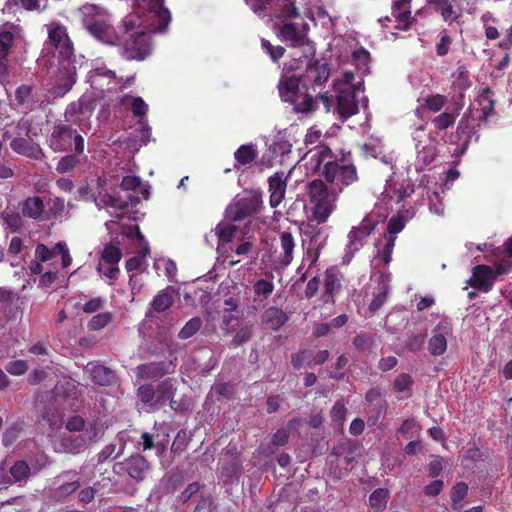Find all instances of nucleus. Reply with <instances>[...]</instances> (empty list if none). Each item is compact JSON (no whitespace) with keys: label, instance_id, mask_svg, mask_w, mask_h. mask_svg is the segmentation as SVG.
I'll return each instance as SVG.
<instances>
[{"label":"nucleus","instance_id":"8","mask_svg":"<svg viewBox=\"0 0 512 512\" xmlns=\"http://www.w3.org/2000/svg\"><path fill=\"white\" fill-rule=\"evenodd\" d=\"M262 209L261 193L252 191L234 201L226 209V215L231 221H243L256 215Z\"/></svg>","mask_w":512,"mask_h":512},{"label":"nucleus","instance_id":"63","mask_svg":"<svg viewBox=\"0 0 512 512\" xmlns=\"http://www.w3.org/2000/svg\"><path fill=\"white\" fill-rule=\"evenodd\" d=\"M217 505L211 494L201 493L197 501L194 512H215Z\"/></svg>","mask_w":512,"mask_h":512},{"label":"nucleus","instance_id":"19","mask_svg":"<svg viewBox=\"0 0 512 512\" xmlns=\"http://www.w3.org/2000/svg\"><path fill=\"white\" fill-rule=\"evenodd\" d=\"M343 275L336 266H330L324 271V302L334 303L335 295L342 287Z\"/></svg>","mask_w":512,"mask_h":512},{"label":"nucleus","instance_id":"30","mask_svg":"<svg viewBox=\"0 0 512 512\" xmlns=\"http://www.w3.org/2000/svg\"><path fill=\"white\" fill-rule=\"evenodd\" d=\"M257 155L258 150L255 144L240 145L233 153L235 160L234 168L238 169L240 166L250 165L255 161Z\"/></svg>","mask_w":512,"mask_h":512},{"label":"nucleus","instance_id":"1","mask_svg":"<svg viewBox=\"0 0 512 512\" xmlns=\"http://www.w3.org/2000/svg\"><path fill=\"white\" fill-rule=\"evenodd\" d=\"M313 171L324 182H328L338 191L360 181L358 168L351 150H333L327 145H319L310 150Z\"/></svg>","mask_w":512,"mask_h":512},{"label":"nucleus","instance_id":"58","mask_svg":"<svg viewBox=\"0 0 512 512\" xmlns=\"http://www.w3.org/2000/svg\"><path fill=\"white\" fill-rule=\"evenodd\" d=\"M392 15L397 22L395 28L400 31H407L416 21L415 17L411 16L410 10L392 12Z\"/></svg>","mask_w":512,"mask_h":512},{"label":"nucleus","instance_id":"10","mask_svg":"<svg viewBox=\"0 0 512 512\" xmlns=\"http://www.w3.org/2000/svg\"><path fill=\"white\" fill-rule=\"evenodd\" d=\"M246 3L259 15L265 13L276 18L299 16L290 0H246Z\"/></svg>","mask_w":512,"mask_h":512},{"label":"nucleus","instance_id":"52","mask_svg":"<svg viewBox=\"0 0 512 512\" xmlns=\"http://www.w3.org/2000/svg\"><path fill=\"white\" fill-rule=\"evenodd\" d=\"M468 492V486L464 482H458L452 486L450 491L451 507L453 510H457L461 501L466 497Z\"/></svg>","mask_w":512,"mask_h":512},{"label":"nucleus","instance_id":"13","mask_svg":"<svg viewBox=\"0 0 512 512\" xmlns=\"http://www.w3.org/2000/svg\"><path fill=\"white\" fill-rule=\"evenodd\" d=\"M360 88L361 84L343 88L336 95L334 111L338 114L341 121H345L359 113L357 92Z\"/></svg>","mask_w":512,"mask_h":512},{"label":"nucleus","instance_id":"6","mask_svg":"<svg viewBox=\"0 0 512 512\" xmlns=\"http://www.w3.org/2000/svg\"><path fill=\"white\" fill-rule=\"evenodd\" d=\"M48 43L58 55L60 62H72L75 57L74 43L67 32V26L60 21L54 20L46 24Z\"/></svg>","mask_w":512,"mask_h":512},{"label":"nucleus","instance_id":"33","mask_svg":"<svg viewBox=\"0 0 512 512\" xmlns=\"http://www.w3.org/2000/svg\"><path fill=\"white\" fill-rule=\"evenodd\" d=\"M174 290L172 287L163 288L156 296L152 298L150 306L154 311L162 313L167 311L174 303Z\"/></svg>","mask_w":512,"mask_h":512},{"label":"nucleus","instance_id":"22","mask_svg":"<svg viewBox=\"0 0 512 512\" xmlns=\"http://www.w3.org/2000/svg\"><path fill=\"white\" fill-rule=\"evenodd\" d=\"M279 32L282 41L290 42V45L293 48L304 47L306 44H312L301 31L299 24L292 21L285 19Z\"/></svg>","mask_w":512,"mask_h":512},{"label":"nucleus","instance_id":"44","mask_svg":"<svg viewBox=\"0 0 512 512\" xmlns=\"http://www.w3.org/2000/svg\"><path fill=\"white\" fill-rule=\"evenodd\" d=\"M80 487L79 480L63 483L52 490V498L57 502H64L66 498L75 493Z\"/></svg>","mask_w":512,"mask_h":512},{"label":"nucleus","instance_id":"26","mask_svg":"<svg viewBox=\"0 0 512 512\" xmlns=\"http://www.w3.org/2000/svg\"><path fill=\"white\" fill-rule=\"evenodd\" d=\"M268 191H270L271 207L280 205L286 192V181L283 172H277L268 178Z\"/></svg>","mask_w":512,"mask_h":512},{"label":"nucleus","instance_id":"43","mask_svg":"<svg viewBox=\"0 0 512 512\" xmlns=\"http://www.w3.org/2000/svg\"><path fill=\"white\" fill-rule=\"evenodd\" d=\"M280 246L283 251V255L280 258V262L283 265H288L293 259V249L295 247L294 238L289 232L280 233Z\"/></svg>","mask_w":512,"mask_h":512},{"label":"nucleus","instance_id":"48","mask_svg":"<svg viewBox=\"0 0 512 512\" xmlns=\"http://www.w3.org/2000/svg\"><path fill=\"white\" fill-rule=\"evenodd\" d=\"M57 247L58 242L51 248L43 243H38L34 249V257L40 261L49 262L59 256L61 250Z\"/></svg>","mask_w":512,"mask_h":512},{"label":"nucleus","instance_id":"61","mask_svg":"<svg viewBox=\"0 0 512 512\" xmlns=\"http://www.w3.org/2000/svg\"><path fill=\"white\" fill-rule=\"evenodd\" d=\"M253 334V325H245L243 327H240L237 330L235 336L233 337L231 345L233 347H239L240 345H244L251 340Z\"/></svg>","mask_w":512,"mask_h":512},{"label":"nucleus","instance_id":"49","mask_svg":"<svg viewBox=\"0 0 512 512\" xmlns=\"http://www.w3.org/2000/svg\"><path fill=\"white\" fill-rule=\"evenodd\" d=\"M455 1L456 0H447L440 8H435V11L442 15L443 20L450 24L456 21L461 15V10L456 8L453 4Z\"/></svg>","mask_w":512,"mask_h":512},{"label":"nucleus","instance_id":"40","mask_svg":"<svg viewBox=\"0 0 512 512\" xmlns=\"http://www.w3.org/2000/svg\"><path fill=\"white\" fill-rule=\"evenodd\" d=\"M90 376L92 382L100 386L110 385L115 378L114 372L103 365L93 366L90 370Z\"/></svg>","mask_w":512,"mask_h":512},{"label":"nucleus","instance_id":"23","mask_svg":"<svg viewBox=\"0 0 512 512\" xmlns=\"http://www.w3.org/2000/svg\"><path fill=\"white\" fill-rule=\"evenodd\" d=\"M134 2H147L148 11L154 15L158 32H165L171 21V13L164 7V0H133Z\"/></svg>","mask_w":512,"mask_h":512},{"label":"nucleus","instance_id":"60","mask_svg":"<svg viewBox=\"0 0 512 512\" xmlns=\"http://www.w3.org/2000/svg\"><path fill=\"white\" fill-rule=\"evenodd\" d=\"M261 47L263 51L268 54L271 58V60L274 63H278L279 60L284 56L285 54V48L281 45H273L269 42V40H265V38L261 39Z\"/></svg>","mask_w":512,"mask_h":512},{"label":"nucleus","instance_id":"41","mask_svg":"<svg viewBox=\"0 0 512 512\" xmlns=\"http://www.w3.org/2000/svg\"><path fill=\"white\" fill-rule=\"evenodd\" d=\"M130 201L131 204L127 200L121 199L120 197L108 193H105L100 198V203L105 207H111L112 209L119 210L129 209L130 206L134 207L139 203L138 197H131Z\"/></svg>","mask_w":512,"mask_h":512},{"label":"nucleus","instance_id":"20","mask_svg":"<svg viewBox=\"0 0 512 512\" xmlns=\"http://www.w3.org/2000/svg\"><path fill=\"white\" fill-rule=\"evenodd\" d=\"M91 86L100 89L102 92L113 90L116 84L115 71L105 67L96 66L90 75Z\"/></svg>","mask_w":512,"mask_h":512},{"label":"nucleus","instance_id":"57","mask_svg":"<svg viewBox=\"0 0 512 512\" xmlns=\"http://www.w3.org/2000/svg\"><path fill=\"white\" fill-rule=\"evenodd\" d=\"M446 103L447 96H444V94H431L424 98V106L433 113H437L442 110Z\"/></svg>","mask_w":512,"mask_h":512},{"label":"nucleus","instance_id":"17","mask_svg":"<svg viewBox=\"0 0 512 512\" xmlns=\"http://www.w3.org/2000/svg\"><path fill=\"white\" fill-rule=\"evenodd\" d=\"M10 147L14 153L33 160H43L46 158V154L39 144L24 137L13 138L10 142Z\"/></svg>","mask_w":512,"mask_h":512},{"label":"nucleus","instance_id":"11","mask_svg":"<svg viewBox=\"0 0 512 512\" xmlns=\"http://www.w3.org/2000/svg\"><path fill=\"white\" fill-rule=\"evenodd\" d=\"M77 82V68L71 62H60L56 75L50 87L47 88L49 95L58 98L69 93Z\"/></svg>","mask_w":512,"mask_h":512},{"label":"nucleus","instance_id":"18","mask_svg":"<svg viewBox=\"0 0 512 512\" xmlns=\"http://www.w3.org/2000/svg\"><path fill=\"white\" fill-rule=\"evenodd\" d=\"M494 278L491 266L486 264H478L473 268V275L470 277L468 284L470 287L477 289L478 291L488 292L491 291L494 282Z\"/></svg>","mask_w":512,"mask_h":512},{"label":"nucleus","instance_id":"14","mask_svg":"<svg viewBox=\"0 0 512 512\" xmlns=\"http://www.w3.org/2000/svg\"><path fill=\"white\" fill-rule=\"evenodd\" d=\"M329 357L330 351L327 349L315 350L305 347L291 354L290 363L294 370H301L306 367L321 366Z\"/></svg>","mask_w":512,"mask_h":512},{"label":"nucleus","instance_id":"42","mask_svg":"<svg viewBox=\"0 0 512 512\" xmlns=\"http://www.w3.org/2000/svg\"><path fill=\"white\" fill-rule=\"evenodd\" d=\"M138 400L146 406L147 412H153L156 406L155 388L151 384H142L137 389Z\"/></svg>","mask_w":512,"mask_h":512},{"label":"nucleus","instance_id":"39","mask_svg":"<svg viewBox=\"0 0 512 512\" xmlns=\"http://www.w3.org/2000/svg\"><path fill=\"white\" fill-rule=\"evenodd\" d=\"M84 152L68 153L62 156L56 164V172L58 174H67L74 171L80 164V155Z\"/></svg>","mask_w":512,"mask_h":512},{"label":"nucleus","instance_id":"37","mask_svg":"<svg viewBox=\"0 0 512 512\" xmlns=\"http://www.w3.org/2000/svg\"><path fill=\"white\" fill-rule=\"evenodd\" d=\"M128 102H130L131 112L135 118L140 121L146 116L148 112V105L145 103L142 97L124 94V96L120 97L119 99V103L121 105H125Z\"/></svg>","mask_w":512,"mask_h":512},{"label":"nucleus","instance_id":"12","mask_svg":"<svg viewBox=\"0 0 512 512\" xmlns=\"http://www.w3.org/2000/svg\"><path fill=\"white\" fill-rule=\"evenodd\" d=\"M315 56V47L313 44H306L304 47L294 48L290 53V59L282 67L283 74L301 75L310 67V62Z\"/></svg>","mask_w":512,"mask_h":512},{"label":"nucleus","instance_id":"35","mask_svg":"<svg viewBox=\"0 0 512 512\" xmlns=\"http://www.w3.org/2000/svg\"><path fill=\"white\" fill-rule=\"evenodd\" d=\"M318 225L319 224L308 226L305 232V235L308 237L307 247L324 248L327 246V239L329 238L327 229L319 227Z\"/></svg>","mask_w":512,"mask_h":512},{"label":"nucleus","instance_id":"21","mask_svg":"<svg viewBox=\"0 0 512 512\" xmlns=\"http://www.w3.org/2000/svg\"><path fill=\"white\" fill-rule=\"evenodd\" d=\"M171 362H148L137 366L136 375L142 380H158L170 373Z\"/></svg>","mask_w":512,"mask_h":512},{"label":"nucleus","instance_id":"27","mask_svg":"<svg viewBox=\"0 0 512 512\" xmlns=\"http://www.w3.org/2000/svg\"><path fill=\"white\" fill-rule=\"evenodd\" d=\"M176 380L169 377L162 380L155 389L156 393V406L152 408V411H158L165 406L169 400L174 398L176 393Z\"/></svg>","mask_w":512,"mask_h":512},{"label":"nucleus","instance_id":"47","mask_svg":"<svg viewBox=\"0 0 512 512\" xmlns=\"http://www.w3.org/2000/svg\"><path fill=\"white\" fill-rule=\"evenodd\" d=\"M192 440V433L187 430H178L171 444V452L181 454L184 452Z\"/></svg>","mask_w":512,"mask_h":512},{"label":"nucleus","instance_id":"56","mask_svg":"<svg viewBox=\"0 0 512 512\" xmlns=\"http://www.w3.org/2000/svg\"><path fill=\"white\" fill-rule=\"evenodd\" d=\"M355 453V442L349 438H342L333 447L332 455L336 457L350 456Z\"/></svg>","mask_w":512,"mask_h":512},{"label":"nucleus","instance_id":"46","mask_svg":"<svg viewBox=\"0 0 512 512\" xmlns=\"http://www.w3.org/2000/svg\"><path fill=\"white\" fill-rule=\"evenodd\" d=\"M149 253H150V250H149L148 243L145 242V246L142 247L139 250V255L130 258L126 262V269H127V271L128 272H134V271L142 272L144 270L145 265H146L145 257L147 255H149Z\"/></svg>","mask_w":512,"mask_h":512},{"label":"nucleus","instance_id":"29","mask_svg":"<svg viewBox=\"0 0 512 512\" xmlns=\"http://www.w3.org/2000/svg\"><path fill=\"white\" fill-rule=\"evenodd\" d=\"M34 87L28 84H22L15 91V101L18 107L27 111H32L36 107L37 99L33 94Z\"/></svg>","mask_w":512,"mask_h":512},{"label":"nucleus","instance_id":"51","mask_svg":"<svg viewBox=\"0 0 512 512\" xmlns=\"http://www.w3.org/2000/svg\"><path fill=\"white\" fill-rule=\"evenodd\" d=\"M13 482L18 483L26 480L30 475V467L25 460H17L10 468Z\"/></svg>","mask_w":512,"mask_h":512},{"label":"nucleus","instance_id":"38","mask_svg":"<svg viewBox=\"0 0 512 512\" xmlns=\"http://www.w3.org/2000/svg\"><path fill=\"white\" fill-rule=\"evenodd\" d=\"M46 205L47 209H45L44 221L56 220L61 218L67 212L63 198L57 196L50 197L47 200Z\"/></svg>","mask_w":512,"mask_h":512},{"label":"nucleus","instance_id":"53","mask_svg":"<svg viewBox=\"0 0 512 512\" xmlns=\"http://www.w3.org/2000/svg\"><path fill=\"white\" fill-rule=\"evenodd\" d=\"M112 319L113 315L110 312L96 314L88 321L87 328L89 331H99L106 327Z\"/></svg>","mask_w":512,"mask_h":512},{"label":"nucleus","instance_id":"34","mask_svg":"<svg viewBox=\"0 0 512 512\" xmlns=\"http://www.w3.org/2000/svg\"><path fill=\"white\" fill-rule=\"evenodd\" d=\"M318 225L319 224L308 226L305 232V235L308 237L307 247L324 248L327 246V239L329 238L327 229L319 227Z\"/></svg>","mask_w":512,"mask_h":512},{"label":"nucleus","instance_id":"59","mask_svg":"<svg viewBox=\"0 0 512 512\" xmlns=\"http://www.w3.org/2000/svg\"><path fill=\"white\" fill-rule=\"evenodd\" d=\"M413 387V377L406 372H401L396 376L393 382V391L395 393H404L411 390Z\"/></svg>","mask_w":512,"mask_h":512},{"label":"nucleus","instance_id":"62","mask_svg":"<svg viewBox=\"0 0 512 512\" xmlns=\"http://www.w3.org/2000/svg\"><path fill=\"white\" fill-rule=\"evenodd\" d=\"M121 250L112 244L106 245L102 251L101 260L102 263L107 264H118L121 260Z\"/></svg>","mask_w":512,"mask_h":512},{"label":"nucleus","instance_id":"64","mask_svg":"<svg viewBox=\"0 0 512 512\" xmlns=\"http://www.w3.org/2000/svg\"><path fill=\"white\" fill-rule=\"evenodd\" d=\"M237 227L229 223H221L216 227V234L219 237V241L222 243H228L232 240Z\"/></svg>","mask_w":512,"mask_h":512},{"label":"nucleus","instance_id":"9","mask_svg":"<svg viewBox=\"0 0 512 512\" xmlns=\"http://www.w3.org/2000/svg\"><path fill=\"white\" fill-rule=\"evenodd\" d=\"M289 103L292 105L294 113L309 117L317 111L318 103L322 104L324 112L330 113L334 106V99L333 96L327 92L318 94L316 97L304 92Z\"/></svg>","mask_w":512,"mask_h":512},{"label":"nucleus","instance_id":"15","mask_svg":"<svg viewBox=\"0 0 512 512\" xmlns=\"http://www.w3.org/2000/svg\"><path fill=\"white\" fill-rule=\"evenodd\" d=\"M118 473L127 474L136 483L142 482L150 470L147 459L139 454L124 458L116 464Z\"/></svg>","mask_w":512,"mask_h":512},{"label":"nucleus","instance_id":"31","mask_svg":"<svg viewBox=\"0 0 512 512\" xmlns=\"http://www.w3.org/2000/svg\"><path fill=\"white\" fill-rule=\"evenodd\" d=\"M309 77L312 79V82L316 86H320L327 82L330 78V68L326 63H320L316 59H312L310 62V67L307 69Z\"/></svg>","mask_w":512,"mask_h":512},{"label":"nucleus","instance_id":"24","mask_svg":"<svg viewBox=\"0 0 512 512\" xmlns=\"http://www.w3.org/2000/svg\"><path fill=\"white\" fill-rule=\"evenodd\" d=\"M448 333V328L442 324H437L434 327L432 337L428 342V350L431 355L441 356L447 351L448 341L446 336Z\"/></svg>","mask_w":512,"mask_h":512},{"label":"nucleus","instance_id":"16","mask_svg":"<svg viewBox=\"0 0 512 512\" xmlns=\"http://www.w3.org/2000/svg\"><path fill=\"white\" fill-rule=\"evenodd\" d=\"M303 77L301 75H290L281 73L278 82L279 96L284 102L294 101V99L302 94L301 83Z\"/></svg>","mask_w":512,"mask_h":512},{"label":"nucleus","instance_id":"2","mask_svg":"<svg viewBox=\"0 0 512 512\" xmlns=\"http://www.w3.org/2000/svg\"><path fill=\"white\" fill-rule=\"evenodd\" d=\"M101 8L94 4H85L81 7L80 12L84 16V24L88 33L98 41H102L108 45L118 46L120 41L128 33L127 27L131 23V16L124 17L116 26H112L104 20H90L88 17L92 14L100 13Z\"/></svg>","mask_w":512,"mask_h":512},{"label":"nucleus","instance_id":"32","mask_svg":"<svg viewBox=\"0 0 512 512\" xmlns=\"http://www.w3.org/2000/svg\"><path fill=\"white\" fill-rule=\"evenodd\" d=\"M273 273H268V279H258L254 282L252 290L254 293V300L265 301L274 292L275 285L273 282Z\"/></svg>","mask_w":512,"mask_h":512},{"label":"nucleus","instance_id":"45","mask_svg":"<svg viewBox=\"0 0 512 512\" xmlns=\"http://www.w3.org/2000/svg\"><path fill=\"white\" fill-rule=\"evenodd\" d=\"M370 406L367 411V423L369 426H376L381 419L385 418L389 404L388 402H375Z\"/></svg>","mask_w":512,"mask_h":512},{"label":"nucleus","instance_id":"4","mask_svg":"<svg viewBox=\"0 0 512 512\" xmlns=\"http://www.w3.org/2000/svg\"><path fill=\"white\" fill-rule=\"evenodd\" d=\"M127 31L118 45L121 56L128 61H143L151 52L150 36L139 28L133 16Z\"/></svg>","mask_w":512,"mask_h":512},{"label":"nucleus","instance_id":"55","mask_svg":"<svg viewBox=\"0 0 512 512\" xmlns=\"http://www.w3.org/2000/svg\"><path fill=\"white\" fill-rule=\"evenodd\" d=\"M491 271L496 280L509 274L512 271V259L503 254L500 260L491 266Z\"/></svg>","mask_w":512,"mask_h":512},{"label":"nucleus","instance_id":"50","mask_svg":"<svg viewBox=\"0 0 512 512\" xmlns=\"http://www.w3.org/2000/svg\"><path fill=\"white\" fill-rule=\"evenodd\" d=\"M389 490L385 488L375 489L369 496L370 506L375 510H382L386 508L389 500Z\"/></svg>","mask_w":512,"mask_h":512},{"label":"nucleus","instance_id":"54","mask_svg":"<svg viewBox=\"0 0 512 512\" xmlns=\"http://www.w3.org/2000/svg\"><path fill=\"white\" fill-rule=\"evenodd\" d=\"M202 320L199 316H194L190 321H188L184 327L180 329L178 332V338L182 340H187L194 336L199 329L201 328Z\"/></svg>","mask_w":512,"mask_h":512},{"label":"nucleus","instance_id":"28","mask_svg":"<svg viewBox=\"0 0 512 512\" xmlns=\"http://www.w3.org/2000/svg\"><path fill=\"white\" fill-rule=\"evenodd\" d=\"M287 320L288 316L286 313L276 306L268 307L261 315V323L273 331H278Z\"/></svg>","mask_w":512,"mask_h":512},{"label":"nucleus","instance_id":"36","mask_svg":"<svg viewBox=\"0 0 512 512\" xmlns=\"http://www.w3.org/2000/svg\"><path fill=\"white\" fill-rule=\"evenodd\" d=\"M493 91L486 87L477 97V102L481 106L480 121H487L488 117L494 113L495 99Z\"/></svg>","mask_w":512,"mask_h":512},{"label":"nucleus","instance_id":"5","mask_svg":"<svg viewBox=\"0 0 512 512\" xmlns=\"http://www.w3.org/2000/svg\"><path fill=\"white\" fill-rule=\"evenodd\" d=\"M48 147L54 153H67L75 150L84 153L85 141L83 136L71 124L56 122L47 140Z\"/></svg>","mask_w":512,"mask_h":512},{"label":"nucleus","instance_id":"7","mask_svg":"<svg viewBox=\"0 0 512 512\" xmlns=\"http://www.w3.org/2000/svg\"><path fill=\"white\" fill-rule=\"evenodd\" d=\"M378 221L372 215H366L357 227H352L347 235L348 242L345 248L343 263L351 261L353 256L365 245L367 238L375 231Z\"/></svg>","mask_w":512,"mask_h":512},{"label":"nucleus","instance_id":"25","mask_svg":"<svg viewBox=\"0 0 512 512\" xmlns=\"http://www.w3.org/2000/svg\"><path fill=\"white\" fill-rule=\"evenodd\" d=\"M22 215L34 221H44L45 203L39 196L27 197L21 206Z\"/></svg>","mask_w":512,"mask_h":512},{"label":"nucleus","instance_id":"3","mask_svg":"<svg viewBox=\"0 0 512 512\" xmlns=\"http://www.w3.org/2000/svg\"><path fill=\"white\" fill-rule=\"evenodd\" d=\"M341 192L334 187L330 189L320 178H315L308 183L307 193L310 202L313 204L312 216L317 224L327 222L337 207L336 204Z\"/></svg>","mask_w":512,"mask_h":512}]
</instances>
